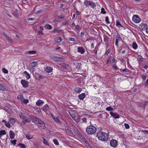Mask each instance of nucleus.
I'll return each instance as SVG.
<instances>
[{"instance_id":"bf43d9fd","label":"nucleus","mask_w":148,"mask_h":148,"mask_svg":"<svg viewBox=\"0 0 148 148\" xmlns=\"http://www.w3.org/2000/svg\"><path fill=\"white\" fill-rule=\"evenodd\" d=\"M79 136L82 140H83V138H84V137L83 135H82L81 133H79Z\"/></svg>"},{"instance_id":"6e6552de","label":"nucleus","mask_w":148,"mask_h":148,"mask_svg":"<svg viewBox=\"0 0 148 148\" xmlns=\"http://www.w3.org/2000/svg\"><path fill=\"white\" fill-rule=\"evenodd\" d=\"M21 83L22 84L23 86L25 88H26L28 86V83L24 79H22L21 81Z\"/></svg>"},{"instance_id":"b1692460","label":"nucleus","mask_w":148,"mask_h":148,"mask_svg":"<svg viewBox=\"0 0 148 148\" xmlns=\"http://www.w3.org/2000/svg\"><path fill=\"white\" fill-rule=\"evenodd\" d=\"M132 48L135 49H136L138 47V45L135 42H133L132 44Z\"/></svg>"},{"instance_id":"4c0bfd02","label":"nucleus","mask_w":148,"mask_h":148,"mask_svg":"<svg viewBox=\"0 0 148 148\" xmlns=\"http://www.w3.org/2000/svg\"><path fill=\"white\" fill-rule=\"evenodd\" d=\"M53 119L56 122L58 123L60 121L59 119L57 117H53Z\"/></svg>"},{"instance_id":"2eb2a0df","label":"nucleus","mask_w":148,"mask_h":148,"mask_svg":"<svg viewBox=\"0 0 148 148\" xmlns=\"http://www.w3.org/2000/svg\"><path fill=\"white\" fill-rule=\"evenodd\" d=\"M86 95L85 93H82L79 95L78 96V97L79 99L81 100H83L84 98L85 97Z\"/></svg>"},{"instance_id":"6e6d98bb","label":"nucleus","mask_w":148,"mask_h":148,"mask_svg":"<svg viewBox=\"0 0 148 148\" xmlns=\"http://www.w3.org/2000/svg\"><path fill=\"white\" fill-rule=\"evenodd\" d=\"M124 125L126 129H129L130 128V126L128 124L125 123Z\"/></svg>"},{"instance_id":"0eeeda50","label":"nucleus","mask_w":148,"mask_h":148,"mask_svg":"<svg viewBox=\"0 0 148 148\" xmlns=\"http://www.w3.org/2000/svg\"><path fill=\"white\" fill-rule=\"evenodd\" d=\"M117 143V141L114 139H112L110 142V146L114 148H115L118 145Z\"/></svg>"},{"instance_id":"c9c22d12","label":"nucleus","mask_w":148,"mask_h":148,"mask_svg":"<svg viewBox=\"0 0 148 148\" xmlns=\"http://www.w3.org/2000/svg\"><path fill=\"white\" fill-rule=\"evenodd\" d=\"M81 63L79 62L77 63V64L76 65V68L79 69H81Z\"/></svg>"},{"instance_id":"bb28decb","label":"nucleus","mask_w":148,"mask_h":148,"mask_svg":"<svg viewBox=\"0 0 148 148\" xmlns=\"http://www.w3.org/2000/svg\"><path fill=\"white\" fill-rule=\"evenodd\" d=\"M142 25L141 26L142 29H146L147 28V24L146 23H142Z\"/></svg>"},{"instance_id":"aec40b11","label":"nucleus","mask_w":148,"mask_h":148,"mask_svg":"<svg viewBox=\"0 0 148 148\" xmlns=\"http://www.w3.org/2000/svg\"><path fill=\"white\" fill-rule=\"evenodd\" d=\"M36 53V51H27L25 52V53L26 54H35Z\"/></svg>"},{"instance_id":"5fc2aeb1","label":"nucleus","mask_w":148,"mask_h":148,"mask_svg":"<svg viewBox=\"0 0 148 148\" xmlns=\"http://www.w3.org/2000/svg\"><path fill=\"white\" fill-rule=\"evenodd\" d=\"M43 11L42 10H37L36 11L35 13L36 14H38L39 13H41Z\"/></svg>"},{"instance_id":"a211bd4d","label":"nucleus","mask_w":148,"mask_h":148,"mask_svg":"<svg viewBox=\"0 0 148 148\" xmlns=\"http://www.w3.org/2000/svg\"><path fill=\"white\" fill-rule=\"evenodd\" d=\"M6 88L7 87L5 85L0 84V90H5L6 89Z\"/></svg>"},{"instance_id":"9d476101","label":"nucleus","mask_w":148,"mask_h":148,"mask_svg":"<svg viewBox=\"0 0 148 148\" xmlns=\"http://www.w3.org/2000/svg\"><path fill=\"white\" fill-rule=\"evenodd\" d=\"M110 114L114 119L119 118V116L117 113H114L112 112H110Z\"/></svg>"},{"instance_id":"39448f33","label":"nucleus","mask_w":148,"mask_h":148,"mask_svg":"<svg viewBox=\"0 0 148 148\" xmlns=\"http://www.w3.org/2000/svg\"><path fill=\"white\" fill-rule=\"evenodd\" d=\"M65 130L66 132L67 135H70L73 137H74V135L69 127H66L65 128Z\"/></svg>"},{"instance_id":"7c9ffc66","label":"nucleus","mask_w":148,"mask_h":148,"mask_svg":"<svg viewBox=\"0 0 148 148\" xmlns=\"http://www.w3.org/2000/svg\"><path fill=\"white\" fill-rule=\"evenodd\" d=\"M21 148H26V146L24 144L21 143H19L18 144Z\"/></svg>"},{"instance_id":"393cba45","label":"nucleus","mask_w":148,"mask_h":148,"mask_svg":"<svg viewBox=\"0 0 148 148\" xmlns=\"http://www.w3.org/2000/svg\"><path fill=\"white\" fill-rule=\"evenodd\" d=\"M24 73L25 74V77H26L27 79H29L30 78V76L29 74L26 71L24 72Z\"/></svg>"},{"instance_id":"de8ad7c7","label":"nucleus","mask_w":148,"mask_h":148,"mask_svg":"<svg viewBox=\"0 0 148 148\" xmlns=\"http://www.w3.org/2000/svg\"><path fill=\"white\" fill-rule=\"evenodd\" d=\"M147 103L148 102L147 101H145L144 102L143 106V108L144 109L145 108L146 106L147 105Z\"/></svg>"},{"instance_id":"8fccbe9b","label":"nucleus","mask_w":148,"mask_h":148,"mask_svg":"<svg viewBox=\"0 0 148 148\" xmlns=\"http://www.w3.org/2000/svg\"><path fill=\"white\" fill-rule=\"evenodd\" d=\"M5 125L7 127H8L9 128H10L11 127V125L9 122H7L6 123H5Z\"/></svg>"},{"instance_id":"f3484780","label":"nucleus","mask_w":148,"mask_h":148,"mask_svg":"<svg viewBox=\"0 0 148 148\" xmlns=\"http://www.w3.org/2000/svg\"><path fill=\"white\" fill-rule=\"evenodd\" d=\"M60 66L61 67L64 68L66 69H68L69 67V65L66 64L64 63H62L61 64Z\"/></svg>"},{"instance_id":"412c9836","label":"nucleus","mask_w":148,"mask_h":148,"mask_svg":"<svg viewBox=\"0 0 148 148\" xmlns=\"http://www.w3.org/2000/svg\"><path fill=\"white\" fill-rule=\"evenodd\" d=\"M89 4L90 6L93 8H95L96 6L95 3L91 1H90Z\"/></svg>"},{"instance_id":"dca6fc26","label":"nucleus","mask_w":148,"mask_h":148,"mask_svg":"<svg viewBox=\"0 0 148 148\" xmlns=\"http://www.w3.org/2000/svg\"><path fill=\"white\" fill-rule=\"evenodd\" d=\"M10 138L12 139L14 138L15 136V134L12 130H10L9 133Z\"/></svg>"},{"instance_id":"f704fd0d","label":"nucleus","mask_w":148,"mask_h":148,"mask_svg":"<svg viewBox=\"0 0 148 148\" xmlns=\"http://www.w3.org/2000/svg\"><path fill=\"white\" fill-rule=\"evenodd\" d=\"M34 108L36 111L38 112V113H40L41 112V110L39 108L36 107H35Z\"/></svg>"},{"instance_id":"9b49d317","label":"nucleus","mask_w":148,"mask_h":148,"mask_svg":"<svg viewBox=\"0 0 148 148\" xmlns=\"http://www.w3.org/2000/svg\"><path fill=\"white\" fill-rule=\"evenodd\" d=\"M77 52L81 54H83L85 52V50L82 47H79L77 48Z\"/></svg>"},{"instance_id":"6ab92c4d","label":"nucleus","mask_w":148,"mask_h":148,"mask_svg":"<svg viewBox=\"0 0 148 148\" xmlns=\"http://www.w3.org/2000/svg\"><path fill=\"white\" fill-rule=\"evenodd\" d=\"M75 92L77 93H79L82 90V89L79 87H76L75 89Z\"/></svg>"},{"instance_id":"a18cd8bd","label":"nucleus","mask_w":148,"mask_h":148,"mask_svg":"<svg viewBox=\"0 0 148 148\" xmlns=\"http://www.w3.org/2000/svg\"><path fill=\"white\" fill-rule=\"evenodd\" d=\"M106 52L104 54L105 55H107L110 52V50L109 49H108L107 50V48L106 49Z\"/></svg>"},{"instance_id":"2f4dec72","label":"nucleus","mask_w":148,"mask_h":148,"mask_svg":"<svg viewBox=\"0 0 148 148\" xmlns=\"http://www.w3.org/2000/svg\"><path fill=\"white\" fill-rule=\"evenodd\" d=\"M37 62H33L31 64L32 67H36L37 65Z\"/></svg>"},{"instance_id":"58836bf2","label":"nucleus","mask_w":148,"mask_h":148,"mask_svg":"<svg viewBox=\"0 0 148 148\" xmlns=\"http://www.w3.org/2000/svg\"><path fill=\"white\" fill-rule=\"evenodd\" d=\"M90 2V1H88L87 0H85L84 2V4L86 6H88L89 5V3Z\"/></svg>"},{"instance_id":"c03bdc74","label":"nucleus","mask_w":148,"mask_h":148,"mask_svg":"<svg viewBox=\"0 0 148 148\" xmlns=\"http://www.w3.org/2000/svg\"><path fill=\"white\" fill-rule=\"evenodd\" d=\"M101 13L103 14H105L106 12L105 11V9L104 8H102L101 9Z\"/></svg>"},{"instance_id":"49530a36","label":"nucleus","mask_w":148,"mask_h":148,"mask_svg":"<svg viewBox=\"0 0 148 148\" xmlns=\"http://www.w3.org/2000/svg\"><path fill=\"white\" fill-rule=\"evenodd\" d=\"M45 26H46V27H47V29H51L52 28V26L49 24H47L45 25Z\"/></svg>"},{"instance_id":"4be33fe9","label":"nucleus","mask_w":148,"mask_h":148,"mask_svg":"<svg viewBox=\"0 0 148 148\" xmlns=\"http://www.w3.org/2000/svg\"><path fill=\"white\" fill-rule=\"evenodd\" d=\"M42 108L43 110L44 111L47 110L49 109V107L48 105L47 104L43 106Z\"/></svg>"},{"instance_id":"774afa93","label":"nucleus","mask_w":148,"mask_h":148,"mask_svg":"<svg viewBox=\"0 0 148 148\" xmlns=\"http://www.w3.org/2000/svg\"><path fill=\"white\" fill-rule=\"evenodd\" d=\"M148 85V79H147L145 82V86H147Z\"/></svg>"},{"instance_id":"7ed1b4c3","label":"nucleus","mask_w":148,"mask_h":148,"mask_svg":"<svg viewBox=\"0 0 148 148\" xmlns=\"http://www.w3.org/2000/svg\"><path fill=\"white\" fill-rule=\"evenodd\" d=\"M86 130L87 134L92 135L96 132L97 128L95 127L90 125L87 127Z\"/></svg>"},{"instance_id":"c756f323","label":"nucleus","mask_w":148,"mask_h":148,"mask_svg":"<svg viewBox=\"0 0 148 148\" xmlns=\"http://www.w3.org/2000/svg\"><path fill=\"white\" fill-rule=\"evenodd\" d=\"M116 25L118 27L120 28V27H123V26L121 25L120 23L117 21L116 22Z\"/></svg>"},{"instance_id":"cd10ccee","label":"nucleus","mask_w":148,"mask_h":148,"mask_svg":"<svg viewBox=\"0 0 148 148\" xmlns=\"http://www.w3.org/2000/svg\"><path fill=\"white\" fill-rule=\"evenodd\" d=\"M62 40L61 38L60 37H58L56 38V41L58 43H60Z\"/></svg>"},{"instance_id":"ea45409f","label":"nucleus","mask_w":148,"mask_h":148,"mask_svg":"<svg viewBox=\"0 0 148 148\" xmlns=\"http://www.w3.org/2000/svg\"><path fill=\"white\" fill-rule=\"evenodd\" d=\"M17 98L18 99H20L22 101V100L23 99V95H20L18 96Z\"/></svg>"},{"instance_id":"ddd939ff","label":"nucleus","mask_w":148,"mask_h":148,"mask_svg":"<svg viewBox=\"0 0 148 148\" xmlns=\"http://www.w3.org/2000/svg\"><path fill=\"white\" fill-rule=\"evenodd\" d=\"M44 103V102L43 101L40 99H39L37 100V102H36V104L38 106H41Z\"/></svg>"},{"instance_id":"f257e3e1","label":"nucleus","mask_w":148,"mask_h":148,"mask_svg":"<svg viewBox=\"0 0 148 148\" xmlns=\"http://www.w3.org/2000/svg\"><path fill=\"white\" fill-rule=\"evenodd\" d=\"M97 136L99 140L102 141H106L108 138V134L103 132L100 131L98 132Z\"/></svg>"},{"instance_id":"864d4df0","label":"nucleus","mask_w":148,"mask_h":148,"mask_svg":"<svg viewBox=\"0 0 148 148\" xmlns=\"http://www.w3.org/2000/svg\"><path fill=\"white\" fill-rule=\"evenodd\" d=\"M17 140H11V143H12V144L14 145H15L16 144V142Z\"/></svg>"},{"instance_id":"338daca9","label":"nucleus","mask_w":148,"mask_h":148,"mask_svg":"<svg viewBox=\"0 0 148 148\" xmlns=\"http://www.w3.org/2000/svg\"><path fill=\"white\" fill-rule=\"evenodd\" d=\"M7 39L9 40V41H11L12 40V39H11V38H10L9 36H7L6 37Z\"/></svg>"},{"instance_id":"09e8293b","label":"nucleus","mask_w":148,"mask_h":148,"mask_svg":"<svg viewBox=\"0 0 148 148\" xmlns=\"http://www.w3.org/2000/svg\"><path fill=\"white\" fill-rule=\"evenodd\" d=\"M109 19L108 16H106L105 18V21L106 23L108 24H109L110 22L109 21Z\"/></svg>"},{"instance_id":"20e7f679","label":"nucleus","mask_w":148,"mask_h":148,"mask_svg":"<svg viewBox=\"0 0 148 148\" xmlns=\"http://www.w3.org/2000/svg\"><path fill=\"white\" fill-rule=\"evenodd\" d=\"M132 21L136 23H138L141 20L138 15H135L133 16Z\"/></svg>"},{"instance_id":"603ef678","label":"nucleus","mask_w":148,"mask_h":148,"mask_svg":"<svg viewBox=\"0 0 148 148\" xmlns=\"http://www.w3.org/2000/svg\"><path fill=\"white\" fill-rule=\"evenodd\" d=\"M84 143L86 145V146L87 147H88L89 146V143L87 140L86 141L84 142Z\"/></svg>"},{"instance_id":"4468645a","label":"nucleus","mask_w":148,"mask_h":148,"mask_svg":"<svg viewBox=\"0 0 148 148\" xmlns=\"http://www.w3.org/2000/svg\"><path fill=\"white\" fill-rule=\"evenodd\" d=\"M116 39L115 40V45L117 47H118L119 45L118 42L119 40L121 39L120 36H118L117 35L116 36Z\"/></svg>"},{"instance_id":"4d7b16f0","label":"nucleus","mask_w":148,"mask_h":148,"mask_svg":"<svg viewBox=\"0 0 148 148\" xmlns=\"http://www.w3.org/2000/svg\"><path fill=\"white\" fill-rule=\"evenodd\" d=\"M127 70H128L127 69H120V72H125L127 71Z\"/></svg>"},{"instance_id":"e433bc0d","label":"nucleus","mask_w":148,"mask_h":148,"mask_svg":"<svg viewBox=\"0 0 148 148\" xmlns=\"http://www.w3.org/2000/svg\"><path fill=\"white\" fill-rule=\"evenodd\" d=\"M22 102L25 104H27L29 102V100L27 99H23L22 100Z\"/></svg>"},{"instance_id":"f8f14e48","label":"nucleus","mask_w":148,"mask_h":148,"mask_svg":"<svg viewBox=\"0 0 148 148\" xmlns=\"http://www.w3.org/2000/svg\"><path fill=\"white\" fill-rule=\"evenodd\" d=\"M53 70V69L51 66L47 67L45 69V71L48 73H50L52 72Z\"/></svg>"},{"instance_id":"1a4fd4ad","label":"nucleus","mask_w":148,"mask_h":148,"mask_svg":"<svg viewBox=\"0 0 148 148\" xmlns=\"http://www.w3.org/2000/svg\"><path fill=\"white\" fill-rule=\"evenodd\" d=\"M31 119L33 122L36 124L37 123V122L39 119L34 115L31 116Z\"/></svg>"},{"instance_id":"3c124183","label":"nucleus","mask_w":148,"mask_h":148,"mask_svg":"<svg viewBox=\"0 0 148 148\" xmlns=\"http://www.w3.org/2000/svg\"><path fill=\"white\" fill-rule=\"evenodd\" d=\"M62 59V58L60 57H56L55 58V59H54L55 60V61H59L61 60Z\"/></svg>"},{"instance_id":"72a5a7b5","label":"nucleus","mask_w":148,"mask_h":148,"mask_svg":"<svg viewBox=\"0 0 148 148\" xmlns=\"http://www.w3.org/2000/svg\"><path fill=\"white\" fill-rule=\"evenodd\" d=\"M25 137L28 139H31L32 138L33 136L30 135H27L25 136Z\"/></svg>"},{"instance_id":"423d86ee","label":"nucleus","mask_w":148,"mask_h":148,"mask_svg":"<svg viewBox=\"0 0 148 148\" xmlns=\"http://www.w3.org/2000/svg\"><path fill=\"white\" fill-rule=\"evenodd\" d=\"M36 124L38 125V126L41 127L42 129H44L45 128V125L43 121L40 119H39L38 121Z\"/></svg>"},{"instance_id":"5701e85b","label":"nucleus","mask_w":148,"mask_h":148,"mask_svg":"<svg viewBox=\"0 0 148 148\" xmlns=\"http://www.w3.org/2000/svg\"><path fill=\"white\" fill-rule=\"evenodd\" d=\"M22 119H23V121L26 123L30 122V119L27 117L24 116L22 118Z\"/></svg>"},{"instance_id":"f03ea898","label":"nucleus","mask_w":148,"mask_h":148,"mask_svg":"<svg viewBox=\"0 0 148 148\" xmlns=\"http://www.w3.org/2000/svg\"><path fill=\"white\" fill-rule=\"evenodd\" d=\"M69 114L71 117L76 122H78L80 121V117L75 111L71 110L69 112Z\"/></svg>"},{"instance_id":"a878e982","label":"nucleus","mask_w":148,"mask_h":148,"mask_svg":"<svg viewBox=\"0 0 148 148\" xmlns=\"http://www.w3.org/2000/svg\"><path fill=\"white\" fill-rule=\"evenodd\" d=\"M6 133V132L5 130H1L0 131V137H1L3 135L5 134Z\"/></svg>"},{"instance_id":"13d9d810","label":"nucleus","mask_w":148,"mask_h":148,"mask_svg":"<svg viewBox=\"0 0 148 148\" xmlns=\"http://www.w3.org/2000/svg\"><path fill=\"white\" fill-rule=\"evenodd\" d=\"M141 76L142 77V79L144 80H145L146 79V76L145 75H141Z\"/></svg>"},{"instance_id":"680f3d73","label":"nucleus","mask_w":148,"mask_h":148,"mask_svg":"<svg viewBox=\"0 0 148 148\" xmlns=\"http://www.w3.org/2000/svg\"><path fill=\"white\" fill-rule=\"evenodd\" d=\"M75 128H74V129H75V132H77V134H79V133H80L79 132L78 130L75 127Z\"/></svg>"},{"instance_id":"c85d7f7f","label":"nucleus","mask_w":148,"mask_h":148,"mask_svg":"<svg viewBox=\"0 0 148 148\" xmlns=\"http://www.w3.org/2000/svg\"><path fill=\"white\" fill-rule=\"evenodd\" d=\"M42 138L43 139V143L45 144L46 145L48 146L49 145V144L47 140L43 137H42Z\"/></svg>"},{"instance_id":"37998d69","label":"nucleus","mask_w":148,"mask_h":148,"mask_svg":"<svg viewBox=\"0 0 148 148\" xmlns=\"http://www.w3.org/2000/svg\"><path fill=\"white\" fill-rule=\"evenodd\" d=\"M2 71L3 73L5 74H7L8 73V71L5 68H3L2 69Z\"/></svg>"},{"instance_id":"473e14b6","label":"nucleus","mask_w":148,"mask_h":148,"mask_svg":"<svg viewBox=\"0 0 148 148\" xmlns=\"http://www.w3.org/2000/svg\"><path fill=\"white\" fill-rule=\"evenodd\" d=\"M15 119L14 118H10L9 122L11 124H13L15 123Z\"/></svg>"},{"instance_id":"a19ab883","label":"nucleus","mask_w":148,"mask_h":148,"mask_svg":"<svg viewBox=\"0 0 148 148\" xmlns=\"http://www.w3.org/2000/svg\"><path fill=\"white\" fill-rule=\"evenodd\" d=\"M53 142L56 145H58L59 144V143L56 139H54L53 140Z\"/></svg>"},{"instance_id":"0e129e2a","label":"nucleus","mask_w":148,"mask_h":148,"mask_svg":"<svg viewBox=\"0 0 148 148\" xmlns=\"http://www.w3.org/2000/svg\"><path fill=\"white\" fill-rule=\"evenodd\" d=\"M69 40L71 41H74L75 40L74 38H69Z\"/></svg>"},{"instance_id":"052dcab7","label":"nucleus","mask_w":148,"mask_h":148,"mask_svg":"<svg viewBox=\"0 0 148 148\" xmlns=\"http://www.w3.org/2000/svg\"><path fill=\"white\" fill-rule=\"evenodd\" d=\"M112 68H114V69L117 70L119 69L116 66H113Z\"/></svg>"},{"instance_id":"79ce46f5","label":"nucleus","mask_w":148,"mask_h":148,"mask_svg":"<svg viewBox=\"0 0 148 148\" xmlns=\"http://www.w3.org/2000/svg\"><path fill=\"white\" fill-rule=\"evenodd\" d=\"M106 110L107 111H112L113 110V108L110 106L107 108Z\"/></svg>"},{"instance_id":"e2e57ef3","label":"nucleus","mask_w":148,"mask_h":148,"mask_svg":"<svg viewBox=\"0 0 148 148\" xmlns=\"http://www.w3.org/2000/svg\"><path fill=\"white\" fill-rule=\"evenodd\" d=\"M84 31H82L81 32L80 35H81V37L83 36L84 35Z\"/></svg>"},{"instance_id":"69168bd1","label":"nucleus","mask_w":148,"mask_h":148,"mask_svg":"<svg viewBox=\"0 0 148 148\" xmlns=\"http://www.w3.org/2000/svg\"><path fill=\"white\" fill-rule=\"evenodd\" d=\"M38 33L40 34H44L42 30L38 31Z\"/></svg>"}]
</instances>
